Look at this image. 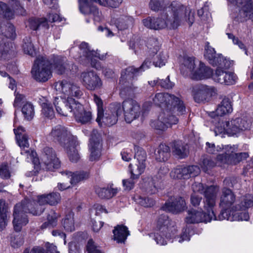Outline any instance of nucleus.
<instances>
[{
    "label": "nucleus",
    "mask_w": 253,
    "mask_h": 253,
    "mask_svg": "<svg viewBox=\"0 0 253 253\" xmlns=\"http://www.w3.org/2000/svg\"><path fill=\"white\" fill-rule=\"evenodd\" d=\"M55 88L60 94L55 97L53 102L59 114L67 116L72 113L76 120L82 124L87 123L91 120V112L85 111L83 106L74 98L83 94L79 86L70 82L62 81L55 84Z\"/></svg>",
    "instance_id": "nucleus-1"
},
{
    "label": "nucleus",
    "mask_w": 253,
    "mask_h": 253,
    "mask_svg": "<svg viewBox=\"0 0 253 253\" xmlns=\"http://www.w3.org/2000/svg\"><path fill=\"white\" fill-rule=\"evenodd\" d=\"M194 21V12L191 8L179 3H172L168 12L158 17H149L142 22L147 28L159 30H175L185 23L191 26Z\"/></svg>",
    "instance_id": "nucleus-2"
},
{
    "label": "nucleus",
    "mask_w": 253,
    "mask_h": 253,
    "mask_svg": "<svg viewBox=\"0 0 253 253\" xmlns=\"http://www.w3.org/2000/svg\"><path fill=\"white\" fill-rule=\"evenodd\" d=\"M217 191L216 187L210 188L205 193L206 200L204 206L205 213L195 210L189 211L185 221L188 223H196L201 222H208L212 220L218 219L214 212Z\"/></svg>",
    "instance_id": "nucleus-3"
},
{
    "label": "nucleus",
    "mask_w": 253,
    "mask_h": 253,
    "mask_svg": "<svg viewBox=\"0 0 253 253\" xmlns=\"http://www.w3.org/2000/svg\"><path fill=\"white\" fill-rule=\"evenodd\" d=\"M180 69L183 75L197 81L207 79L212 74V70L210 68L194 57H184Z\"/></svg>",
    "instance_id": "nucleus-4"
},
{
    "label": "nucleus",
    "mask_w": 253,
    "mask_h": 253,
    "mask_svg": "<svg viewBox=\"0 0 253 253\" xmlns=\"http://www.w3.org/2000/svg\"><path fill=\"white\" fill-rule=\"evenodd\" d=\"M93 100L97 106L96 121L101 126H111L118 121V116L121 112V105L119 103L111 104L105 110L103 108V102L97 95H94Z\"/></svg>",
    "instance_id": "nucleus-5"
},
{
    "label": "nucleus",
    "mask_w": 253,
    "mask_h": 253,
    "mask_svg": "<svg viewBox=\"0 0 253 253\" xmlns=\"http://www.w3.org/2000/svg\"><path fill=\"white\" fill-rule=\"evenodd\" d=\"M253 206V196L246 195L241 197L239 203L235 206L231 212H222L218 216V219L222 220L248 221L250 216L247 211L248 209Z\"/></svg>",
    "instance_id": "nucleus-6"
},
{
    "label": "nucleus",
    "mask_w": 253,
    "mask_h": 253,
    "mask_svg": "<svg viewBox=\"0 0 253 253\" xmlns=\"http://www.w3.org/2000/svg\"><path fill=\"white\" fill-rule=\"evenodd\" d=\"M21 153L25 155L35 166L44 165L46 168L50 170L59 168L60 165L59 159L56 157L55 152L51 148L46 147L43 149L41 155V162L37 157V153L34 151L29 149L23 150Z\"/></svg>",
    "instance_id": "nucleus-7"
},
{
    "label": "nucleus",
    "mask_w": 253,
    "mask_h": 253,
    "mask_svg": "<svg viewBox=\"0 0 253 253\" xmlns=\"http://www.w3.org/2000/svg\"><path fill=\"white\" fill-rule=\"evenodd\" d=\"M27 211L34 215H37L42 212L43 209L41 208L38 211L35 210L32 202L30 203L27 200L21 203L17 204L14 207L13 220L14 229L16 231H21L23 226L28 223V220L24 214V212H26Z\"/></svg>",
    "instance_id": "nucleus-8"
},
{
    "label": "nucleus",
    "mask_w": 253,
    "mask_h": 253,
    "mask_svg": "<svg viewBox=\"0 0 253 253\" xmlns=\"http://www.w3.org/2000/svg\"><path fill=\"white\" fill-rule=\"evenodd\" d=\"M157 230L155 233V240L158 244L165 245L176 233V230L167 215H162L158 219Z\"/></svg>",
    "instance_id": "nucleus-9"
},
{
    "label": "nucleus",
    "mask_w": 253,
    "mask_h": 253,
    "mask_svg": "<svg viewBox=\"0 0 253 253\" xmlns=\"http://www.w3.org/2000/svg\"><path fill=\"white\" fill-rule=\"evenodd\" d=\"M249 123L242 118H236L224 122L219 123L215 129L217 133H226L230 135H234L247 129Z\"/></svg>",
    "instance_id": "nucleus-10"
},
{
    "label": "nucleus",
    "mask_w": 253,
    "mask_h": 253,
    "mask_svg": "<svg viewBox=\"0 0 253 253\" xmlns=\"http://www.w3.org/2000/svg\"><path fill=\"white\" fill-rule=\"evenodd\" d=\"M50 62L43 56H39L36 60L31 71L33 77L39 82H45L50 77Z\"/></svg>",
    "instance_id": "nucleus-11"
},
{
    "label": "nucleus",
    "mask_w": 253,
    "mask_h": 253,
    "mask_svg": "<svg viewBox=\"0 0 253 253\" xmlns=\"http://www.w3.org/2000/svg\"><path fill=\"white\" fill-rule=\"evenodd\" d=\"M75 137L66 127L61 126L53 127L48 134L49 140L58 143L63 147L67 146L69 142L73 144Z\"/></svg>",
    "instance_id": "nucleus-12"
},
{
    "label": "nucleus",
    "mask_w": 253,
    "mask_h": 253,
    "mask_svg": "<svg viewBox=\"0 0 253 253\" xmlns=\"http://www.w3.org/2000/svg\"><path fill=\"white\" fill-rule=\"evenodd\" d=\"M217 93L216 89L212 86L205 84H198L193 86L191 89V94L194 100L198 103L208 100Z\"/></svg>",
    "instance_id": "nucleus-13"
},
{
    "label": "nucleus",
    "mask_w": 253,
    "mask_h": 253,
    "mask_svg": "<svg viewBox=\"0 0 253 253\" xmlns=\"http://www.w3.org/2000/svg\"><path fill=\"white\" fill-rule=\"evenodd\" d=\"M125 121L130 123L139 117L142 114V110L138 103L134 100L128 99L122 103Z\"/></svg>",
    "instance_id": "nucleus-14"
},
{
    "label": "nucleus",
    "mask_w": 253,
    "mask_h": 253,
    "mask_svg": "<svg viewBox=\"0 0 253 253\" xmlns=\"http://www.w3.org/2000/svg\"><path fill=\"white\" fill-rule=\"evenodd\" d=\"M178 120L169 114L167 110H163L159 114L157 119L151 121V126L156 129L164 130L172 125L176 124Z\"/></svg>",
    "instance_id": "nucleus-15"
},
{
    "label": "nucleus",
    "mask_w": 253,
    "mask_h": 253,
    "mask_svg": "<svg viewBox=\"0 0 253 253\" xmlns=\"http://www.w3.org/2000/svg\"><path fill=\"white\" fill-rule=\"evenodd\" d=\"M146 153L138 150L135 155V159L129 166L130 172L133 178H137L144 171L145 168Z\"/></svg>",
    "instance_id": "nucleus-16"
},
{
    "label": "nucleus",
    "mask_w": 253,
    "mask_h": 253,
    "mask_svg": "<svg viewBox=\"0 0 253 253\" xmlns=\"http://www.w3.org/2000/svg\"><path fill=\"white\" fill-rule=\"evenodd\" d=\"M235 200L236 196L231 190L223 189L220 197L219 207L221 209L220 214L231 212L235 208L233 205Z\"/></svg>",
    "instance_id": "nucleus-17"
},
{
    "label": "nucleus",
    "mask_w": 253,
    "mask_h": 253,
    "mask_svg": "<svg viewBox=\"0 0 253 253\" xmlns=\"http://www.w3.org/2000/svg\"><path fill=\"white\" fill-rule=\"evenodd\" d=\"M150 65L151 62L145 61L139 68H134L133 67L127 68L126 71L122 74L121 81L124 84V89L127 91L132 89L133 85L131 79L133 77V75L139 71H144L148 69Z\"/></svg>",
    "instance_id": "nucleus-18"
},
{
    "label": "nucleus",
    "mask_w": 253,
    "mask_h": 253,
    "mask_svg": "<svg viewBox=\"0 0 253 253\" xmlns=\"http://www.w3.org/2000/svg\"><path fill=\"white\" fill-rule=\"evenodd\" d=\"M211 77L214 82L226 85L234 84L237 79L234 73L227 71L220 68H217L214 73L212 72L210 77Z\"/></svg>",
    "instance_id": "nucleus-19"
},
{
    "label": "nucleus",
    "mask_w": 253,
    "mask_h": 253,
    "mask_svg": "<svg viewBox=\"0 0 253 253\" xmlns=\"http://www.w3.org/2000/svg\"><path fill=\"white\" fill-rule=\"evenodd\" d=\"M81 79L84 86L89 90H95L102 86V83L98 76L93 72L82 73Z\"/></svg>",
    "instance_id": "nucleus-20"
},
{
    "label": "nucleus",
    "mask_w": 253,
    "mask_h": 253,
    "mask_svg": "<svg viewBox=\"0 0 253 253\" xmlns=\"http://www.w3.org/2000/svg\"><path fill=\"white\" fill-rule=\"evenodd\" d=\"M231 3H236L240 8V15L244 20L253 21V0H228Z\"/></svg>",
    "instance_id": "nucleus-21"
},
{
    "label": "nucleus",
    "mask_w": 253,
    "mask_h": 253,
    "mask_svg": "<svg viewBox=\"0 0 253 253\" xmlns=\"http://www.w3.org/2000/svg\"><path fill=\"white\" fill-rule=\"evenodd\" d=\"M95 2L92 0H79V7L81 13L92 18L95 22L101 19V13L98 9L90 2Z\"/></svg>",
    "instance_id": "nucleus-22"
},
{
    "label": "nucleus",
    "mask_w": 253,
    "mask_h": 253,
    "mask_svg": "<svg viewBox=\"0 0 253 253\" xmlns=\"http://www.w3.org/2000/svg\"><path fill=\"white\" fill-rule=\"evenodd\" d=\"M61 200V197L59 193L57 192H53L48 194H43L40 195L37 198V204L33 202L32 204L33 205V207L36 206L38 211L42 208V205L45 204H49L50 205H56L58 204Z\"/></svg>",
    "instance_id": "nucleus-23"
},
{
    "label": "nucleus",
    "mask_w": 253,
    "mask_h": 253,
    "mask_svg": "<svg viewBox=\"0 0 253 253\" xmlns=\"http://www.w3.org/2000/svg\"><path fill=\"white\" fill-rule=\"evenodd\" d=\"M175 96L165 93H157L153 100L156 105L163 107V110L169 111V107Z\"/></svg>",
    "instance_id": "nucleus-24"
},
{
    "label": "nucleus",
    "mask_w": 253,
    "mask_h": 253,
    "mask_svg": "<svg viewBox=\"0 0 253 253\" xmlns=\"http://www.w3.org/2000/svg\"><path fill=\"white\" fill-rule=\"evenodd\" d=\"M89 149L90 160L92 161L99 160L101 155V143L100 137L92 136L90 141Z\"/></svg>",
    "instance_id": "nucleus-25"
},
{
    "label": "nucleus",
    "mask_w": 253,
    "mask_h": 253,
    "mask_svg": "<svg viewBox=\"0 0 253 253\" xmlns=\"http://www.w3.org/2000/svg\"><path fill=\"white\" fill-rule=\"evenodd\" d=\"M186 206L185 200L181 197H178L171 202H167L163 207L164 210L177 213L183 211Z\"/></svg>",
    "instance_id": "nucleus-26"
},
{
    "label": "nucleus",
    "mask_w": 253,
    "mask_h": 253,
    "mask_svg": "<svg viewBox=\"0 0 253 253\" xmlns=\"http://www.w3.org/2000/svg\"><path fill=\"white\" fill-rule=\"evenodd\" d=\"M80 48L81 49H85L84 52L86 54L88 59L90 60L92 66L97 69L98 67L96 63L97 59H103L104 57V56H100L99 54H98L96 51L89 50L88 48V44L86 42H82L80 45Z\"/></svg>",
    "instance_id": "nucleus-27"
},
{
    "label": "nucleus",
    "mask_w": 253,
    "mask_h": 253,
    "mask_svg": "<svg viewBox=\"0 0 253 253\" xmlns=\"http://www.w3.org/2000/svg\"><path fill=\"white\" fill-rule=\"evenodd\" d=\"M114 239L118 243H124L129 235V232L126 226L118 225L113 230Z\"/></svg>",
    "instance_id": "nucleus-28"
},
{
    "label": "nucleus",
    "mask_w": 253,
    "mask_h": 253,
    "mask_svg": "<svg viewBox=\"0 0 253 253\" xmlns=\"http://www.w3.org/2000/svg\"><path fill=\"white\" fill-rule=\"evenodd\" d=\"M78 142L76 137L75 138V143L73 144L69 142L67 146L63 147L67 151L70 160L72 162H77L80 158L78 151L76 148Z\"/></svg>",
    "instance_id": "nucleus-29"
},
{
    "label": "nucleus",
    "mask_w": 253,
    "mask_h": 253,
    "mask_svg": "<svg viewBox=\"0 0 253 253\" xmlns=\"http://www.w3.org/2000/svg\"><path fill=\"white\" fill-rule=\"evenodd\" d=\"M232 111V106L228 98H224L218 106L215 113L217 116H222Z\"/></svg>",
    "instance_id": "nucleus-30"
},
{
    "label": "nucleus",
    "mask_w": 253,
    "mask_h": 253,
    "mask_svg": "<svg viewBox=\"0 0 253 253\" xmlns=\"http://www.w3.org/2000/svg\"><path fill=\"white\" fill-rule=\"evenodd\" d=\"M63 177H67L70 183L72 184H76L79 181L86 179L88 176V174L85 172H77L72 173L71 172L66 171L62 173Z\"/></svg>",
    "instance_id": "nucleus-31"
},
{
    "label": "nucleus",
    "mask_w": 253,
    "mask_h": 253,
    "mask_svg": "<svg viewBox=\"0 0 253 253\" xmlns=\"http://www.w3.org/2000/svg\"><path fill=\"white\" fill-rule=\"evenodd\" d=\"M156 160L159 162H165L170 156V149L168 146L161 144L155 152Z\"/></svg>",
    "instance_id": "nucleus-32"
},
{
    "label": "nucleus",
    "mask_w": 253,
    "mask_h": 253,
    "mask_svg": "<svg viewBox=\"0 0 253 253\" xmlns=\"http://www.w3.org/2000/svg\"><path fill=\"white\" fill-rule=\"evenodd\" d=\"M111 23L112 24L116 25V27L120 30L126 29L128 26L132 24L131 18L126 17H112Z\"/></svg>",
    "instance_id": "nucleus-33"
},
{
    "label": "nucleus",
    "mask_w": 253,
    "mask_h": 253,
    "mask_svg": "<svg viewBox=\"0 0 253 253\" xmlns=\"http://www.w3.org/2000/svg\"><path fill=\"white\" fill-rule=\"evenodd\" d=\"M223 153L218 155L216 159V166H222L225 164H232L231 156L228 155L229 152L227 150L229 149V146H225L222 148Z\"/></svg>",
    "instance_id": "nucleus-34"
},
{
    "label": "nucleus",
    "mask_w": 253,
    "mask_h": 253,
    "mask_svg": "<svg viewBox=\"0 0 253 253\" xmlns=\"http://www.w3.org/2000/svg\"><path fill=\"white\" fill-rule=\"evenodd\" d=\"M117 191V189L112 187L98 188L96 190V193L100 198L107 199L114 196Z\"/></svg>",
    "instance_id": "nucleus-35"
},
{
    "label": "nucleus",
    "mask_w": 253,
    "mask_h": 253,
    "mask_svg": "<svg viewBox=\"0 0 253 253\" xmlns=\"http://www.w3.org/2000/svg\"><path fill=\"white\" fill-rule=\"evenodd\" d=\"M170 176L173 178H188L190 176L187 167L177 168L170 172Z\"/></svg>",
    "instance_id": "nucleus-36"
},
{
    "label": "nucleus",
    "mask_w": 253,
    "mask_h": 253,
    "mask_svg": "<svg viewBox=\"0 0 253 253\" xmlns=\"http://www.w3.org/2000/svg\"><path fill=\"white\" fill-rule=\"evenodd\" d=\"M229 149L227 150V151L229 152L228 155L231 156L232 163L236 164L239 163L246 159L249 156L248 154L246 153H234L235 149L231 146H229Z\"/></svg>",
    "instance_id": "nucleus-37"
},
{
    "label": "nucleus",
    "mask_w": 253,
    "mask_h": 253,
    "mask_svg": "<svg viewBox=\"0 0 253 253\" xmlns=\"http://www.w3.org/2000/svg\"><path fill=\"white\" fill-rule=\"evenodd\" d=\"M22 47L23 51L25 54L31 56H34L36 54V50L30 38H26L24 39Z\"/></svg>",
    "instance_id": "nucleus-38"
},
{
    "label": "nucleus",
    "mask_w": 253,
    "mask_h": 253,
    "mask_svg": "<svg viewBox=\"0 0 253 253\" xmlns=\"http://www.w3.org/2000/svg\"><path fill=\"white\" fill-rule=\"evenodd\" d=\"M134 200L136 203L146 208L151 207L155 204V201L150 197H143L137 195L134 197Z\"/></svg>",
    "instance_id": "nucleus-39"
},
{
    "label": "nucleus",
    "mask_w": 253,
    "mask_h": 253,
    "mask_svg": "<svg viewBox=\"0 0 253 253\" xmlns=\"http://www.w3.org/2000/svg\"><path fill=\"white\" fill-rule=\"evenodd\" d=\"M204 56L209 61L210 64L215 63V57L217 55L216 54L214 49L210 45L209 42L206 43L205 47Z\"/></svg>",
    "instance_id": "nucleus-40"
},
{
    "label": "nucleus",
    "mask_w": 253,
    "mask_h": 253,
    "mask_svg": "<svg viewBox=\"0 0 253 253\" xmlns=\"http://www.w3.org/2000/svg\"><path fill=\"white\" fill-rule=\"evenodd\" d=\"M172 109L174 110H176L178 112V114H183L186 111L183 102L180 100L179 99L176 97L173 98V100L169 107V114L170 113V110Z\"/></svg>",
    "instance_id": "nucleus-41"
},
{
    "label": "nucleus",
    "mask_w": 253,
    "mask_h": 253,
    "mask_svg": "<svg viewBox=\"0 0 253 253\" xmlns=\"http://www.w3.org/2000/svg\"><path fill=\"white\" fill-rule=\"evenodd\" d=\"M22 112L25 119L27 120L32 119L35 114L33 105L30 103H25L22 108Z\"/></svg>",
    "instance_id": "nucleus-42"
},
{
    "label": "nucleus",
    "mask_w": 253,
    "mask_h": 253,
    "mask_svg": "<svg viewBox=\"0 0 253 253\" xmlns=\"http://www.w3.org/2000/svg\"><path fill=\"white\" fill-rule=\"evenodd\" d=\"M215 63L211 64L213 65L218 66V68L228 69L230 67L232 63L230 61L224 58L221 55H217L215 57Z\"/></svg>",
    "instance_id": "nucleus-43"
},
{
    "label": "nucleus",
    "mask_w": 253,
    "mask_h": 253,
    "mask_svg": "<svg viewBox=\"0 0 253 253\" xmlns=\"http://www.w3.org/2000/svg\"><path fill=\"white\" fill-rule=\"evenodd\" d=\"M73 213L72 212L69 213L67 216L64 218L63 225L66 230L72 232L75 229L74 219L73 217Z\"/></svg>",
    "instance_id": "nucleus-44"
},
{
    "label": "nucleus",
    "mask_w": 253,
    "mask_h": 253,
    "mask_svg": "<svg viewBox=\"0 0 253 253\" xmlns=\"http://www.w3.org/2000/svg\"><path fill=\"white\" fill-rule=\"evenodd\" d=\"M42 114L44 117L52 119L54 116V112L52 107L48 101L42 103Z\"/></svg>",
    "instance_id": "nucleus-45"
},
{
    "label": "nucleus",
    "mask_w": 253,
    "mask_h": 253,
    "mask_svg": "<svg viewBox=\"0 0 253 253\" xmlns=\"http://www.w3.org/2000/svg\"><path fill=\"white\" fill-rule=\"evenodd\" d=\"M216 187L218 189L217 193L219 192V187L217 186H211L208 187H205L202 183L195 182L192 185L193 193L198 194H204L206 197V192L211 187Z\"/></svg>",
    "instance_id": "nucleus-46"
},
{
    "label": "nucleus",
    "mask_w": 253,
    "mask_h": 253,
    "mask_svg": "<svg viewBox=\"0 0 253 253\" xmlns=\"http://www.w3.org/2000/svg\"><path fill=\"white\" fill-rule=\"evenodd\" d=\"M7 206L6 205L5 201L0 200V227L5 226L7 220V216L6 212L7 211Z\"/></svg>",
    "instance_id": "nucleus-47"
},
{
    "label": "nucleus",
    "mask_w": 253,
    "mask_h": 253,
    "mask_svg": "<svg viewBox=\"0 0 253 253\" xmlns=\"http://www.w3.org/2000/svg\"><path fill=\"white\" fill-rule=\"evenodd\" d=\"M13 12L7 6L2 2H0V16L7 19H10L13 17Z\"/></svg>",
    "instance_id": "nucleus-48"
},
{
    "label": "nucleus",
    "mask_w": 253,
    "mask_h": 253,
    "mask_svg": "<svg viewBox=\"0 0 253 253\" xmlns=\"http://www.w3.org/2000/svg\"><path fill=\"white\" fill-rule=\"evenodd\" d=\"M168 58V55L166 53H159L154 57L153 63L156 67H161L165 65Z\"/></svg>",
    "instance_id": "nucleus-49"
},
{
    "label": "nucleus",
    "mask_w": 253,
    "mask_h": 253,
    "mask_svg": "<svg viewBox=\"0 0 253 253\" xmlns=\"http://www.w3.org/2000/svg\"><path fill=\"white\" fill-rule=\"evenodd\" d=\"M173 152L180 158L184 157L186 155V148L181 142H177L174 144Z\"/></svg>",
    "instance_id": "nucleus-50"
},
{
    "label": "nucleus",
    "mask_w": 253,
    "mask_h": 253,
    "mask_svg": "<svg viewBox=\"0 0 253 253\" xmlns=\"http://www.w3.org/2000/svg\"><path fill=\"white\" fill-rule=\"evenodd\" d=\"M86 250L87 253H104L100 247L95 245L92 239H89L88 241Z\"/></svg>",
    "instance_id": "nucleus-51"
},
{
    "label": "nucleus",
    "mask_w": 253,
    "mask_h": 253,
    "mask_svg": "<svg viewBox=\"0 0 253 253\" xmlns=\"http://www.w3.org/2000/svg\"><path fill=\"white\" fill-rule=\"evenodd\" d=\"M149 84L154 85L157 84H160L162 87H165L166 88H171L174 84L169 81V78H167L165 80H154L153 82L151 81L149 82Z\"/></svg>",
    "instance_id": "nucleus-52"
},
{
    "label": "nucleus",
    "mask_w": 253,
    "mask_h": 253,
    "mask_svg": "<svg viewBox=\"0 0 253 253\" xmlns=\"http://www.w3.org/2000/svg\"><path fill=\"white\" fill-rule=\"evenodd\" d=\"M215 166H216V163L213 162L211 158L208 157L204 158L201 164V168L205 171Z\"/></svg>",
    "instance_id": "nucleus-53"
},
{
    "label": "nucleus",
    "mask_w": 253,
    "mask_h": 253,
    "mask_svg": "<svg viewBox=\"0 0 253 253\" xmlns=\"http://www.w3.org/2000/svg\"><path fill=\"white\" fill-rule=\"evenodd\" d=\"M163 0H151L150 2V8L155 11L161 9L163 6Z\"/></svg>",
    "instance_id": "nucleus-54"
},
{
    "label": "nucleus",
    "mask_w": 253,
    "mask_h": 253,
    "mask_svg": "<svg viewBox=\"0 0 253 253\" xmlns=\"http://www.w3.org/2000/svg\"><path fill=\"white\" fill-rule=\"evenodd\" d=\"M16 139L18 145L22 148H28L29 147V143L28 141L27 135H22V137H16Z\"/></svg>",
    "instance_id": "nucleus-55"
},
{
    "label": "nucleus",
    "mask_w": 253,
    "mask_h": 253,
    "mask_svg": "<svg viewBox=\"0 0 253 253\" xmlns=\"http://www.w3.org/2000/svg\"><path fill=\"white\" fill-rule=\"evenodd\" d=\"M12 47L11 43L3 42L2 38L0 36V52L3 55V52H8L10 47Z\"/></svg>",
    "instance_id": "nucleus-56"
},
{
    "label": "nucleus",
    "mask_w": 253,
    "mask_h": 253,
    "mask_svg": "<svg viewBox=\"0 0 253 253\" xmlns=\"http://www.w3.org/2000/svg\"><path fill=\"white\" fill-rule=\"evenodd\" d=\"M0 176L2 178H8L10 177V172L6 165L0 166Z\"/></svg>",
    "instance_id": "nucleus-57"
},
{
    "label": "nucleus",
    "mask_w": 253,
    "mask_h": 253,
    "mask_svg": "<svg viewBox=\"0 0 253 253\" xmlns=\"http://www.w3.org/2000/svg\"><path fill=\"white\" fill-rule=\"evenodd\" d=\"M135 179V178H133V176L131 175L130 178L123 180V185L126 190H130L133 187L134 184L133 180Z\"/></svg>",
    "instance_id": "nucleus-58"
},
{
    "label": "nucleus",
    "mask_w": 253,
    "mask_h": 253,
    "mask_svg": "<svg viewBox=\"0 0 253 253\" xmlns=\"http://www.w3.org/2000/svg\"><path fill=\"white\" fill-rule=\"evenodd\" d=\"M202 199V197L200 196L198 194L192 193L190 199L191 203L194 207L198 206L200 205Z\"/></svg>",
    "instance_id": "nucleus-59"
},
{
    "label": "nucleus",
    "mask_w": 253,
    "mask_h": 253,
    "mask_svg": "<svg viewBox=\"0 0 253 253\" xmlns=\"http://www.w3.org/2000/svg\"><path fill=\"white\" fill-rule=\"evenodd\" d=\"M227 35L229 39L232 40L234 44L238 45L241 49L245 50L246 51V53L247 54L246 49L244 44L242 42L239 41L237 38H236L233 35L228 33L227 34Z\"/></svg>",
    "instance_id": "nucleus-60"
},
{
    "label": "nucleus",
    "mask_w": 253,
    "mask_h": 253,
    "mask_svg": "<svg viewBox=\"0 0 253 253\" xmlns=\"http://www.w3.org/2000/svg\"><path fill=\"white\" fill-rule=\"evenodd\" d=\"M190 176H195L199 174L200 170L199 167L196 166H191L187 167Z\"/></svg>",
    "instance_id": "nucleus-61"
},
{
    "label": "nucleus",
    "mask_w": 253,
    "mask_h": 253,
    "mask_svg": "<svg viewBox=\"0 0 253 253\" xmlns=\"http://www.w3.org/2000/svg\"><path fill=\"white\" fill-rule=\"evenodd\" d=\"M54 70L58 74H62L65 71L64 65L61 63H56L54 65Z\"/></svg>",
    "instance_id": "nucleus-62"
},
{
    "label": "nucleus",
    "mask_w": 253,
    "mask_h": 253,
    "mask_svg": "<svg viewBox=\"0 0 253 253\" xmlns=\"http://www.w3.org/2000/svg\"><path fill=\"white\" fill-rule=\"evenodd\" d=\"M23 253H45V251L42 248L40 247H36L32 249H26Z\"/></svg>",
    "instance_id": "nucleus-63"
},
{
    "label": "nucleus",
    "mask_w": 253,
    "mask_h": 253,
    "mask_svg": "<svg viewBox=\"0 0 253 253\" xmlns=\"http://www.w3.org/2000/svg\"><path fill=\"white\" fill-rule=\"evenodd\" d=\"M45 247L47 250V253H59V252L57 251L56 246L52 244L47 243L45 244Z\"/></svg>",
    "instance_id": "nucleus-64"
}]
</instances>
